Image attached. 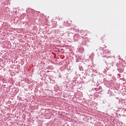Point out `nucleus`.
<instances>
[{
	"mask_svg": "<svg viewBox=\"0 0 126 126\" xmlns=\"http://www.w3.org/2000/svg\"><path fill=\"white\" fill-rule=\"evenodd\" d=\"M94 90H95V91H98V90H99V89H98L97 88L94 89Z\"/></svg>",
	"mask_w": 126,
	"mask_h": 126,
	"instance_id": "obj_1",
	"label": "nucleus"
}]
</instances>
